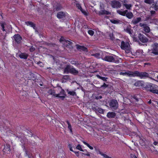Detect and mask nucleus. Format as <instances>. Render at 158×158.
<instances>
[{
	"label": "nucleus",
	"instance_id": "obj_59",
	"mask_svg": "<svg viewBox=\"0 0 158 158\" xmlns=\"http://www.w3.org/2000/svg\"><path fill=\"white\" fill-rule=\"evenodd\" d=\"M134 158H137V157L136 156H134Z\"/></svg>",
	"mask_w": 158,
	"mask_h": 158
},
{
	"label": "nucleus",
	"instance_id": "obj_58",
	"mask_svg": "<svg viewBox=\"0 0 158 158\" xmlns=\"http://www.w3.org/2000/svg\"><path fill=\"white\" fill-rule=\"evenodd\" d=\"M99 98H102V97L101 96H99Z\"/></svg>",
	"mask_w": 158,
	"mask_h": 158
},
{
	"label": "nucleus",
	"instance_id": "obj_15",
	"mask_svg": "<svg viewBox=\"0 0 158 158\" xmlns=\"http://www.w3.org/2000/svg\"><path fill=\"white\" fill-rule=\"evenodd\" d=\"M3 152L9 154L10 152V146L8 144H6L3 149Z\"/></svg>",
	"mask_w": 158,
	"mask_h": 158
},
{
	"label": "nucleus",
	"instance_id": "obj_20",
	"mask_svg": "<svg viewBox=\"0 0 158 158\" xmlns=\"http://www.w3.org/2000/svg\"><path fill=\"white\" fill-rule=\"evenodd\" d=\"M6 26L7 25L5 23H3L1 24L2 29L3 31H8V28Z\"/></svg>",
	"mask_w": 158,
	"mask_h": 158
},
{
	"label": "nucleus",
	"instance_id": "obj_61",
	"mask_svg": "<svg viewBox=\"0 0 158 158\" xmlns=\"http://www.w3.org/2000/svg\"><path fill=\"white\" fill-rule=\"evenodd\" d=\"M157 79H158V76H157Z\"/></svg>",
	"mask_w": 158,
	"mask_h": 158
},
{
	"label": "nucleus",
	"instance_id": "obj_36",
	"mask_svg": "<svg viewBox=\"0 0 158 158\" xmlns=\"http://www.w3.org/2000/svg\"><path fill=\"white\" fill-rule=\"evenodd\" d=\"M88 33L91 36H92L94 34V32L93 31L91 30H89L88 31Z\"/></svg>",
	"mask_w": 158,
	"mask_h": 158
},
{
	"label": "nucleus",
	"instance_id": "obj_33",
	"mask_svg": "<svg viewBox=\"0 0 158 158\" xmlns=\"http://www.w3.org/2000/svg\"><path fill=\"white\" fill-rule=\"evenodd\" d=\"M82 142L84 144L86 145L91 150H93V147L90 146L88 143H87L86 142L84 141H82Z\"/></svg>",
	"mask_w": 158,
	"mask_h": 158
},
{
	"label": "nucleus",
	"instance_id": "obj_17",
	"mask_svg": "<svg viewBox=\"0 0 158 158\" xmlns=\"http://www.w3.org/2000/svg\"><path fill=\"white\" fill-rule=\"evenodd\" d=\"M66 13L63 12H59L57 14V16L59 19L63 18L66 15Z\"/></svg>",
	"mask_w": 158,
	"mask_h": 158
},
{
	"label": "nucleus",
	"instance_id": "obj_10",
	"mask_svg": "<svg viewBox=\"0 0 158 158\" xmlns=\"http://www.w3.org/2000/svg\"><path fill=\"white\" fill-rule=\"evenodd\" d=\"M140 27L143 28L144 31L145 32L148 33L150 31L149 27L147 25L143 23H140L139 24Z\"/></svg>",
	"mask_w": 158,
	"mask_h": 158
},
{
	"label": "nucleus",
	"instance_id": "obj_26",
	"mask_svg": "<svg viewBox=\"0 0 158 158\" xmlns=\"http://www.w3.org/2000/svg\"><path fill=\"white\" fill-rule=\"evenodd\" d=\"M28 56V55L25 53H21L19 55V56L20 58L24 59H26Z\"/></svg>",
	"mask_w": 158,
	"mask_h": 158
},
{
	"label": "nucleus",
	"instance_id": "obj_55",
	"mask_svg": "<svg viewBox=\"0 0 158 158\" xmlns=\"http://www.w3.org/2000/svg\"><path fill=\"white\" fill-rule=\"evenodd\" d=\"M26 155H27V156L28 157V158H31L30 156H29V155H27V153H26Z\"/></svg>",
	"mask_w": 158,
	"mask_h": 158
},
{
	"label": "nucleus",
	"instance_id": "obj_49",
	"mask_svg": "<svg viewBox=\"0 0 158 158\" xmlns=\"http://www.w3.org/2000/svg\"><path fill=\"white\" fill-rule=\"evenodd\" d=\"M73 152L76 154V155L77 157H78L79 156V152H76V151H74V152Z\"/></svg>",
	"mask_w": 158,
	"mask_h": 158
},
{
	"label": "nucleus",
	"instance_id": "obj_52",
	"mask_svg": "<svg viewBox=\"0 0 158 158\" xmlns=\"http://www.w3.org/2000/svg\"><path fill=\"white\" fill-rule=\"evenodd\" d=\"M106 85L105 84H104L102 86V87H106Z\"/></svg>",
	"mask_w": 158,
	"mask_h": 158
},
{
	"label": "nucleus",
	"instance_id": "obj_44",
	"mask_svg": "<svg viewBox=\"0 0 158 158\" xmlns=\"http://www.w3.org/2000/svg\"><path fill=\"white\" fill-rule=\"evenodd\" d=\"M109 37H110V39L111 40H114V38L113 36V34H110L109 35Z\"/></svg>",
	"mask_w": 158,
	"mask_h": 158
},
{
	"label": "nucleus",
	"instance_id": "obj_31",
	"mask_svg": "<svg viewBox=\"0 0 158 158\" xmlns=\"http://www.w3.org/2000/svg\"><path fill=\"white\" fill-rule=\"evenodd\" d=\"M123 5H124L127 9H130L132 5L131 4H126L125 2H123Z\"/></svg>",
	"mask_w": 158,
	"mask_h": 158
},
{
	"label": "nucleus",
	"instance_id": "obj_42",
	"mask_svg": "<svg viewBox=\"0 0 158 158\" xmlns=\"http://www.w3.org/2000/svg\"><path fill=\"white\" fill-rule=\"evenodd\" d=\"M68 94H69L71 95H73V96L75 94V93L74 91H69L68 92Z\"/></svg>",
	"mask_w": 158,
	"mask_h": 158
},
{
	"label": "nucleus",
	"instance_id": "obj_57",
	"mask_svg": "<svg viewBox=\"0 0 158 158\" xmlns=\"http://www.w3.org/2000/svg\"><path fill=\"white\" fill-rule=\"evenodd\" d=\"M148 103H151V100H150V101H149L148 102Z\"/></svg>",
	"mask_w": 158,
	"mask_h": 158
},
{
	"label": "nucleus",
	"instance_id": "obj_24",
	"mask_svg": "<svg viewBox=\"0 0 158 158\" xmlns=\"http://www.w3.org/2000/svg\"><path fill=\"white\" fill-rule=\"evenodd\" d=\"M77 48L80 51L82 50L84 51H87V48L83 46L77 45Z\"/></svg>",
	"mask_w": 158,
	"mask_h": 158
},
{
	"label": "nucleus",
	"instance_id": "obj_5",
	"mask_svg": "<svg viewBox=\"0 0 158 158\" xmlns=\"http://www.w3.org/2000/svg\"><path fill=\"white\" fill-rule=\"evenodd\" d=\"M152 52L155 55H158V44L156 43L152 46Z\"/></svg>",
	"mask_w": 158,
	"mask_h": 158
},
{
	"label": "nucleus",
	"instance_id": "obj_37",
	"mask_svg": "<svg viewBox=\"0 0 158 158\" xmlns=\"http://www.w3.org/2000/svg\"><path fill=\"white\" fill-rule=\"evenodd\" d=\"M153 0H145L144 2L147 3L151 4L153 2Z\"/></svg>",
	"mask_w": 158,
	"mask_h": 158
},
{
	"label": "nucleus",
	"instance_id": "obj_19",
	"mask_svg": "<svg viewBox=\"0 0 158 158\" xmlns=\"http://www.w3.org/2000/svg\"><path fill=\"white\" fill-rule=\"evenodd\" d=\"M110 21L112 23L115 24H118V23H121V22L120 20L116 19H110Z\"/></svg>",
	"mask_w": 158,
	"mask_h": 158
},
{
	"label": "nucleus",
	"instance_id": "obj_56",
	"mask_svg": "<svg viewBox=\"0 0 158 158\" xmlns=\"http://www.w3.org/2000/svg\"><path fill=\"white\" fill-rule=\"evenodd\" d=\"M150 64L149 63H145V65H150Z\"/></svg>",
	"mask_w": 158,
	"mask_h": 158
},
{
	"label": "nucleus",
	"instance_id": "obj_43",
	"mask_svg": "<svg viewBox=\"0 0 158 158\" xmlns=\"http://www.w3.org/2000/svg\"><path fill=\"white\" fill-rule=\"evenodd\" d=\"M27 139H24V140H22L21 141L22 143V144H23V145L24 144H25V143H27Z\"/></svg>",
	"mask_w": 158,
	"mask_h": 158
},
{
	"label": "nucleus",
	"instance_id": "obj_39",
	"mask_svg": "<svg viewBox=\"0 0 158 158\" xmlns=\"http://www.w3.org/2000/svg\"><path fill=\"white\" fill-rule=\"evenodd\" d=\"M101 156H102L104 158H112L111 157L108 156L106 154L103 153H102V155Z\"/></svg>",
	"mask_w": 158,
	"mask_h": 158
},
{
	"label": "nucleus",
	"instance_id": "obj_12",
	"mask_svg": "<svg viewBox=\"0 0 158 158\" xmlns=\"http://www.w3.org/2000/svg\"><path fill=\"white\" fill-rule=\"evenodd\" d=\"M124 30L125 32L129 33L131 36H133V31L131 29L130 25L128 26L126 28H125Z\"/></svg>",
	"mask_w": 158,
	"mask_h": 158
},
{
	"label": "nucleus",
	"instance_id": "obj_32",
	"mask_svg": "<svg viewBox=\"0 0 158 158\" xmlns=\"http://www.w3.org/2000/svg\"><path fill=\"white\" fill-rule=\"evenodd\" d=\"M27 26H30L31 27H33L34 29L35 26L33 23L31 22H25Z\"/></svg>",
	"mask_w": 158,
	"mask_h": 158
},
{
	"label": "nucleus",
	"instance_id": "obj_22",
	"mask_svg": "<svg viewBox=\"0 0 158 158\" xmlns=\"http://www.w3.org/2000/svg\"><path fill=\"white\" fill-rule=\"evenodd\" d=\"M48 93L51 95H52L53 96L56 97L58 96L56 94V92L55 91H54L52 89H50L48 91Z\"/></svg>",
	"mask_w": 158,
	"mask_h": 158
},
{
	"label": "nucleus",
	"instance_id": "obj_16",
	"mask_svg": "<svg viewBox=\"0 0 158 158\" xmlns=\"http://www.w3.org/2000/svg\"><path fill=\"white\" fill-rule=\"evenodd\" d=\"M15 41L18 43H20L22 40L21 37L19 34H16L14 35L13 37Z\"/></svg>",
	"mask_w": 158,
	"mask_h": 158
},
{
	"label": "nucleus",
	"instance_id": "obj_46",
	"mask_svg": "<svg viewBox=\"0 0 158 158\" xmlns=\"http://www.w3.org/2000/svg\"><path fill=\"white\" fill-rule=\"evenodd\" d=\"M157 3L156 2L155 6H153V8L155 10H157L158 9V5H157Z\"/></svg>",
	"mask_w": 158,
	"mask_h": 158
},
{
	"label": "nucleus",
	"instance_id": "obj_6",
	"mask_svg": "<svg viewBox=\"0 0 158 158\" xmlns=\"http://www.w3.org/2000/svg\"><path fill=\"white\" fill-rule=\"evenodd\" d=\"M149 85L152 88L150 89V91L153 93L158 94V90L156 89L158 88V86L152 84H150Z\"/></svg>",
	"mask_w": 158,
	"mask_h": 158
},
{
	"label": "nucleus",
	"instance_id": "obj_2",
	"mask_svg": "<svg viewBox=\"0 0 158 158\" xmlns=\"http://www.w3.org/2000/svg\"><path fill=\"white\" fill-rule=\"evenodd\" d=\"M117 12L122 15L124 16L126 15V17L129 19H131L133 17V13L131 12H128L127 10L124 11H123L121 10H117Z\"/></svg>",
	"mask_w": 158,
	"mask_h": 158
},
{
	"label": "nucleus",
	"instance_id": "obj_50",
	"mask_svg": "<svg viewBox=\"0 0 158 158\" xmlns=\"http://www.w3.org/2000/svg\"><path fill=\"white\" fill-rule=\"evenodd\" d=\"M35 50V48L33 47H31L30 49V50L32 52Z\"/></svg>",
	"mask_w": 158,
	"mask_h": 158
},
{
	"label": "nucleus",
	"instance_id": "obj_3",
	"mask_svg": "<svg viewBox=\"0 0 158 158\" xmlns=\"http://www.w3.org/2000/svg\"><path fill=\"white\" fill-rule=\"evenodd\" d=\"M148 74L145 72H139L135 71L133 72V77H138L141 78H144L148 76Z\"/></svg>",
	"mask_w": 158,
	"mask_h": 158
},
{
	"label": "nucleus",
	"instance_id": "obj_34",
	"mask_svg": "<svg viewBox=\"0 0 158 158\" xmlns=\"http://www.w3.org/2000/svg\"><path fill=\"white\" fill-rule=\"evenodd\" d=\"M76 148L82 152H84V151L82 148L80 144L78 145L76 147Z\"/></svg>",
	"mask_w": 158,
	"mask_h": 158
},
{
	"label": "nucleus",
	"instance_id": "obj_9",
	"mask_svg": "<svg viewBox=\"0 0 158 158\" xmlns=\"http://www.w3.org/2000/svg\"><path fill=\"white\" fill-rule=\"evenodd\" d=\"M112 6L113 8H118L121 7V5L120 3L118 1H114L111 3Z\"/></svg>",
	"mask_w": 158,
	"mask_h": 158
},
{
	"label": "nucleus",
	"instance_id": "obj_4",
	"mask_svg": "<svg viewBox=\"0 0 158 158\" xmlns=\"http://www.w3.org/2000/svg\"><path fill=\"white\" fill-rule=\"evenodd\" d=\"M60 43H61L65 47H69V46L72 45V43L69 41L66 40H65L64 38L63 37H61L60 40Z\"/></svg>",
	"mask_w": 158,
	"mask_h": 158
},
{
	"label": "nucleus",
	"instance_id": "obj_27",
	"mask_svg": "<svg viewBox=\"0 0 158 158\" xmlns=\"http://www.w3.org/2000/svg\"><path fill=\"white\" fill-rule=\"evenodd\" d=\"M141 20V18H137L136 19H133L132 20V23L134 24H136L139 22Z\"/></svg>",
	"mask_w": 158,
	"mask_h": 158
},
{
	"label": "nucleus",
	"instance_id": "obj_8",
	"mask_svg": "<svg viewBox=\"0 0 158 158\" xmlns=\"http://www.w3.org/2000/svg\"><path fill=\"white\" fill-rule=\"evenodd\" d=\"M58 89L60 91V93L59 94H56L58 96L57 97L62 98L63 99L65 98V92L64 90L62 89L61 87H59Z\"/></svg>",
	"mask_w": 158,
	"mask_h": 158
},
{
	"label": "nucleus",
	"instance_id": "obj_51",
	"mask_svg": "<svg viewBox=\"0 0 158 158\" xmlns=\"http://www.w3.org/2000/svg\"><path fill=\"white\" fill-rule=\"evenodd\" d=\"M155 11L152 10L151 11V14L152 15H153L155 14Z\"/></svg>",
	"mask_w": 158,
	"mask_h": 158
},
{
	"label": "nucleus",
	"instance_id": "obj_38",
	"mask_svg": "<svg viewBox=\"0 0 158 158\" xmlns=\"http://www.w3.org/2000/svg\"><path fill=\"white\" fill-rule=\"evenodd\" d=\"M67 123L68 125V128L69 129L70 132H72V128L71 126V125L70 124V123H69V122L67 121Z\"/></svg>",
	"mask_w": 158,
	"mask_h": 158
},
{
	"label": "nucleus",
	"instance_id": "obj_14",
	"mask_svg": "<svg viewBox=\"0 0 158 158\" xmlns=\"http://www.w3.org/2000/svg\"><path fill=\"white\" fill-rule=\"evenodd\" d=\"M139 38L140 41L143 43H146L148 41L147 38L141 34L139 35Z\"/></svg>",
	"mask_w": 158,
	"mask_h": 158
},
{
	"label": "nucleus",
	"instance_id": "obj_45",
	"mask_svg": "<svg viewBox=\"0 0 158 158\" xmlns=\"http://www.w3.org/2000/svg\"><path fill=\"white\" fill-rule=\"evenodd\" d=\"M97 111L101 114L103 113V110L101 108H98L97 110Z\"/></svg>",
	"mask_w": 158,
	"mask_h": 158
},
{
	"label": "nucleus",
	"instance_id": "obj_11",
	"mask_svg": "<svg viewBox=\"0 0 158 158\" xmlns=\"http://www.w3.org/2000/svg\"><path fill=\"white\" fill-rule=\"evenodd\" d=\"M133 72L130 71H123L120 73L121 75L128 76L130 77H133Z\"/></svg>",
	"mask_w": 158,
	"mask_h": 158
},
{
	"label": "nucleus",
	"instance_id": "obj_7",
	"mask_svg": "<svg viewBox=\"0 0 158 158\" xmlns=\"http://www.w3.org/2000/svg\"><path fill=\"white\" fill-rule=\"evenodd\" d=\"M110 106L114 109H116L118 106L117 101L115 100H112L110 103Z\"/></svg>",
	"mask_w": 158,
	"mask_h": 158
},
{
	"label": "nucleus",
	"instance_id": "obj_21",
	"mask_svg": "<svg viewBox=\"0 0 158 158\" xmlns=\"http://www.w3.org/2000/svg\"><path fill=\"white\" fill-rule=\"evenodd\" d=\"M68 147L69 148L70 151L72 152H74L73 148L75 149L76 148V145L73 143H69L68 144Z\"/></svg>",
	"mask_w": 158,
	"mask_h": 158
},
{
	"label": "nucleus",
	"instance_id": "obj_13",
	"mask_svg": "<svg viewBox=\"0 0 158 158\" xmlns=\"http://www.w3.org/2000/svg\"><path fill=\"white\" fill-rule=\"evenodd\" d=\"M114 58L112 55L107 56L104 58V60L106 61L109 62H114Z\"/></svg>",
	"mask_w": 158,
	"mask_h": 158
},
{
	"label": "nucleus",
	"instance_id": "obj_1",
	"mask_svg": "<svg viewBox=\"0 0 158 158\" xmlns=\"http://www.w3.org/2000/svg\"><path fill=\"white\" fill-rule=\"evenodd\" d=\"M129 42V41H128L126 42L122 41L120 46L121 48L124 50L125 52L127 53H131V48Z\"/></svg>",
	"mask_w": 158,
	"mask_h": 158
},
{
	"label": "nucleus",
	"instance_id": "obj_40",
	"mask_svg": "<svg viewBox=\"0 0 158 158\" xmlns=\"http://www.w3.org/2000/svg\"><path fill=\"white\" fill-rule=\"evenodd\" d=\"M152 23H155L156 24H157L158 23V20L156 19H154L152 20Z\"/></svg>",
	"mask_w": 158,
	"mask_h": 158
},
{
	"label": "nucleus",
	"instance_id": "obj_48",
	"mask_svg": "<svg viewBox=\"0 0 158 158\" xmlns=\"http://www.w3.org/2000/svg\"><path fill=\"white\" fill-rule=\"evenodd\" d=\"M40 66V67H42L43 66V64L41 62H39L37 63Z\"/></svg>",
	"mask_w": 158,
	"mask_h": 158
},
{
	"label": "nucleus",
	"instance_id": "obj_47",
	"mask_svg": "<svg viewBox=\"0 0 158 158\" xmlns=\"http://www.w3.org/2000/svg\"><path fill=\"white\" fill-rule=\"evenodd\" d=\"M98 77H99V78H101V79H102V80H103V81H106V78L105 77H100V76H98Z\"/></svg>",
	"mask_w": 158,
	"mask_h": 158
},
{
	"label": "nucleus",
	"instance_id": "obj_62",
	"mask_svg": "<svg viewBox=\"0 0 158 158\" xmlns=\"http://www.w3.org/2000/svg\"><path fill=\"white\" fill-rule=\"evenodd\" d=\"M9 27L10 28V26Z\"/></svg>",
	"mask_w": 158,
	"mask_h": 158
},
{
	"label": "nucleus",
	"instance_id": "obj_18",
	"mask_svg": "<svg viewBox=\"0 0 158 158\" xmlns=\"http://www.w3.org/2000/svg\"><path fill=\"white\" fill-rule=\"evenodd\" d=\"M76 6L81 11V12L85 15H87V12L83 10L80 5L79 4H76Z\"/></svg>",
	"mask_w": 158,
	"mask_h": 158
},
{
	"label": "nucleus",
	"instance_id": "obj_23",
	"mask_svg": "<svg viewBox=\"0 0 158 158\" xmlns=\"http://www.w3.org/2000/svg\"><path fill=\"white\" fill-rule=\"evenodd\" d=\"M115 115V114L114 112H109L107 114V116L109 118H113L114 117Z\"/></svg>",
	"mask_w": 158,
	"mask_h": 158
},
{
	"label": "nucleus",
	"instance_id": "obj_29",
	"mask_svg": "<svg viewBox=\"0 0 158 158\" xmlns=\"http://www.w3.org/2000/svg\"><path fill=\"white\" fill-rule=\"evenodd\" d=\"M71 69L69 65H68L64 69V72L65 73H67L70 72V70Z\"/></svg>",
	"mask_w": 158,
	"mask_h": 158
},
{
	"label": "nucleus",
	"instance_id": "obj_35",
	"mask_svg": "<svg viewBox=\"0 0 158 158\" xmlns=\"http://www.w3.org/2000/svg\"><path fill=\"white\" fill-rule=\"evenodd\" d=\"M84 151H85L86 152V153H82V154L85 155V156H90V153L88 152H87V151L85 150H84Z\"/></svg>",
	"mask_w": 158,
	"mask_h": 158
},
{
	"label": "nucleus",
	"instance_id": "obj_25",
	"mask_svg": "<svg viewBox=\"0 0 158 158\" xmlns=\"http://www.w3.org/2000/svg\"><path fill=\"white\" fill-rule=\"evenodd\" d=\"M70 71V73L74 75H77L78 73V71L73 68H71Z\"/></svg>",
	"mask_w": 158,
	"mask_h": 158
},
{
	"label": "nucleus",
	"instance_id": "obj_53",
	"mask_svg": "<svg viewBox=\"0 0 158 158\" xmlns=\"http://www.w3.org/2000/svg\"><path fill=\"white\" fill-rule=\"evenodd\" d=\"M153 143L155 145H156L157 144V143L156 142H155Z\"/></svg>",
	"mask_w": 158,
	"mask_h": 158
},
{
	"label": "nucleus",
	"instance_id": "obj_60",
	"mask_svg": "<svg viewBox=\"0 0 158 158\" xmlns=\"http://www.w3.org/2000/svg\"><path fill=\"white\" fill-rule=\"evenodd\" d=\"M73 64H76V63H72Z\"/></svg>",
	"mask_w": 158,
	"mask_h": 158
},
{
	"label": "nucleus",
	"instance_id": "obj_30",
	"mask_svg": "<svg viewBox=\"0 0 158 158\" xmlns=\"http://www.w3.org/2000/svg\"><path fill=\"white\" fill-rule=\"evenodd\" d=\"M99 14L100 15H103V14H106V15H109L110 14V13L106 10H101L99 12Z\"/></svg>",
	"mask_w": 158,
	"mask_h": 158
},
{
	"label": "nucleus",
	"instance_id": "obj_54",
	"mask_svg": "<svg viewBox=\"0 0 158 158\" xmlns=\"http://www.w3.org/2000/svg\"><path fill=\"white\" fill-rule=\"evenodd\" d=\"M138 51H139V52H141L142 53V52H143L142 50H139Z\"/></svg>",
	"mask_w": 158,
	"mask_h": 158
},
{
	"label": "nucleus",
	"instance_id": "obj_41",
	"mask_svg": "<svg viewBox=\"0 0 158 158\" xmlns=\"http://www.w3.org/2000/svg\"><path fill=\"white\" fill-rule=\"evenodd\" d=\"M95 151L97 152V153L100 154L101 155H102L103 153L101 152L99 149L95 148Z\"/></svg>",
	"mask_w": 158,
	"mask_h": 158
},
{
	"label": "nucleus",
	"instance_id": "obj_28",
	"mask_svg": "<svg viewBox=\"0 0 158 158\" xmlns=\"http://www.w3.org/2000/svg\"><path fill=\"white\" fill-rule=\"evenodd\" d=\"M143 83L141 81H138L136 82L135 84L134 85L136 86H142L143 85Z\"/></svg>",
	"mask_w": 158,
	"mask_h": 158
}]
</instances>
